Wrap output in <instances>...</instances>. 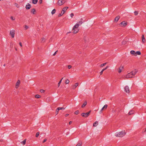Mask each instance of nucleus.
<instances>
[{"mask_svg":"<svg viewBox=\"0 0 146 146\" xmlns=\"http://www.w3.org/2000/svg\"><path fill=\"white\" fill-rule=\"evenodd\" d=\"M121 24L123 25V27H125L127 25V23L125 21H123L121 23Z\"/></svg>","mask_w":146,"mask_h":146,"instance_id":"obj_11","label":"nucleus"},{"mask_svg":"<svg viewBox=\"0 0 146 146\" xmlns=\"http://www.w3.org/2000/svg\"><path fill=\"white\" fill-rule=\"evenodd\" d=\"M46 141V139H45L43 141V143H44Z\"/></svg>","mask_w":146,"mask_h":146,"instance_id":"obj_44","label":"nucleus"},{"mask_svg":"<svg viewBox=\"0 0 146 146\" xmlns=\"http://www.w3.org/2000/svg\"><path fill=\"white\" fill-rule=\"evenodd\" d=\"M31 7V5L29 3H28V4L26 5L25 7L27 9H29Z\"/></svg>","mask_w":146,"mask_h":146,"instance_id":"obj_12","label":"nucleus"},{"mask_svg":"<svg viewBox=\"0 0 146 146\" xmlns=\"http://www.w3.org/2000/svg\"><path fill=\"white\" fill-rule=\"evenodd\" d=\"M105 110L104 109H103V107L102 108V109H101L100 111V112H101L103 110Z\"/></svg>","mask_w":146,"mask_h":146,"instance_id":"obj_46","label":"nucleus"},{"mask_svg":"<svg viewBox=\"0 0 146 146\" xmlns=\"http://www.w3.org/2000/svg\"><path fill=\"white\" fill-rule=\"evenodd\" d=\"M38 0H33V3L34 4H36Z\"/></svg>","mask_w":146,"mask_h":146,"instance_id":"obj_23","label":"nucleus"},{"mask_svg":"<svg viewBox=\"0 0 146 146\" xmlns=\"http://www.w3.org/2000/svg\"><path fill=\"white\" fill-rule=\"evenodd\" d=\"M10 19L12 20L13 21L15 20V17H13V16H11L10 17Z\"/></svg>","mask_w":146,"mask_h":146,"instance_id":"obj_33","label":"nucleus"},{"mask_svg":"<svg viewBox=\"0 0 146 146\" xmlns=\"http://www.w3.org/2000/svg\"><path fill=\"white\" fill-rule=\"evenodd\" d=\"M70 15L71 17L72 18L73 17V16H74V14L72 13H71Z\"/></svg>","mask_w":146,"mask_h":146,"instance_id":"obj_39","label":"nucleus"},{"mask_svg":"<svg viewBox=\"0 0 146 146\" xmlns=\"http://www.w3.org/2000/svg\"><path fill=\"white\" fill-rule=\"evenodd\" d=\"M55 12H56V10L55 9H54L52 10V12H51V13L52 15H53L55 13Z\"/></svg>","mask_w":146,"mask_h":146,"instance_id":"obj_26","label":"nucleus"},{"mask_svg":"<svg viewBox=\"0 0 146 146\" xmlns=\"http://www.w3.org/2000/svg\"><path fill=\"white\" fill-rule=\"evenodd\" d=\"M59 108H58L57 109H56V115H57L58 114V112H59Z\"/></svg>","mask_w":146,"mask_h":146,"instance_id":"obj_22","label":"nucleus"},{"mask_svg":"<svg viewBox=\"0 0 146 146\" xmlns=\"http://www.w3.org/2000/svg\"><path fill=\"white\" fill-rule=\"evenodd\" d=\"M58 52V50H56L54 53V54H53V56H55L57 52Z\"/></svg>","mask_w":146,"mask_h":146,"instance_id":"obj_43","label":"nucleus"},{"mask_svg":"<svg viewBox=\"0 0 146 146\" xmlns=\"http://www.w3.org/2000/svg\"><path fill=\"white\" fill-rule=\"evenodd\" d=\"M88 37H85V38H84V40H86V39H87Z\"/></svg>","mask_w":146,"mask_h":146,"instance_id":"obj_51","label":"nucleus"},{"mask_svg":"<svg viewBox=\"0 0 146 146\" xmlns=\"http://www.w3.org/2000/svg\"><path fill=\"white\" fill-rule=\"evenodd\" d=\"M78 85V83H76L75 84V85L73 86V89L75 88L76 87H77Z\"/></svg>","mask_w":146,"mask_h":146,"instance_id":"obj_25","label":"nucleus"},{"mask_svg":"<svg viewBox=\"0 0 146 146\" xmlns=\"http://www.w3.org/2000/svg\"><path fill=\"white\" fill-rule=\"evenodd\" d=\"M82 145V143L81 142L78 143L76 145V146H81Z\"/></svg>","mask_w":146,"mask_h":146,"instance_id":"obj_31","label":"nucleus"},{"mask_svg":"<svg viewBox=\"0 0 146 146\" xmlns=\"http://www.w3.org/2000/svg\"><path fill=\"white\" fill-rule=\"evenodd\" d=\"M16 7H17V8H19V5L17 4L16 5Z\"/></svg>","mask_w":146,"mask_h":146,"instance_id":"obj_45","label":"nucleus"},{"mask_svg":"<svg viewBox=\"0 0 146 146\" xmlns=\"http://www.w3.org/2000/svg\"><path fill=\"white\" fill-rule=\"evenodd\" d=\"M142 36L143 37V36H144V35H142Z\"/></svg>","mask_w":146,"mask_h":146,"instance_id":"obj_55","label":"nucleus"},{"mask_svg":"<svg viewBox=\"0 0 146 146\" xmlns=\"http://www.w3.org/2000/svg\"><path fill=\"white\" fill-rule=\"evenodd\" d=\"M136 73L135 72L132 71L126 74L125 76V78L127 79L132 78L134 77Z\"/></svg>","mask_w":146,"mask_h":146,"instance_id":"obj_1","label":"nucleus"},{"mask_svg":"<svg viewBox=\"0 0 146 146\" xmlns=\"http://www.w3.org/2000/svg\"><path fill=\"white\" fill-rule=\"evenodd\" d=\"M39 2L40 3H42V0H40L39 1Z\"/></svg>","mask_w":146,"mask_h":146,"instance_id":"obj_50","label":"nucleus"},{"mask_svg":"<svg viewBox=\"0 0 146 146\" xmlns=\"http://www.w3.org/2000/svg\"><path fill=\"white\" fill-rule=\"evenodd\" d=\"M40 96L39 95H36L35 96V98H40Z\"/></svg>","mask_w":146,"mask_h":146,"instance_id":"obj_30","label":"nucleus"},{"mask_svg":"<svg viewBox=\"0 0 146 146\" xmlns=\"http://www.w3.org/2000/svg\"><path fill=\"white\" fill-rule=\"evenodd\" d=\"M82 21H83V19H80V21L78 22V23H77L79 24V25H81L82 24V23H83Z\"/></svg>","mask_w":146,"mask_h":146,"instance_id":"obj_17","label":"nucleus"},{"mask_svg":"<svg viewBox=\"0 0 146 146\" xmlns=\"http://www.w3.org/2000/svg\"><path fill=\"white\" fill-rule=\"evenodd\" d=\"M31 13H32L33 14H35V9H33L31 11Z\"/></svg>","mask_w":146,"mask_h":146,"instance_id":"obj_24","label":"nucleus"},{"mask_svg":"<svg viewBox=\"0 0 146 146\" xmlns=\"http://www.w3.org/2000/svg\"><path fill=\"white\" fill-rule=\"evenodd\" d=\"M58 108L59 109V110H64L65 109V108H64L62 107H58Z\"/></svg>","mask_w":146,"mask_h":146,"instance_id":"obj_35","label":"nucleus"},{"mask_svg":"<svg viewBox=\"0 0 146 146\" xmlns=\"http://www.w3.org/2000/svg\"><path fill=\"white\" fill-rule=\"evenodd\" d=\"M25 29H27L29 28V27L27 25H25Z\"/></svg>","mask_w":146,"mask_h":146,"instance_id":"obj_40","label":"nucleus"},{"mask_svg":"<svg viewBox=\"0 0 146 146\" xmlns=\"http://www.w3.org/2000/svg\"><path fill=\"white\" fill-rule=\"evenodd\" d=\"M134 110H131L128 113V114L129 115H131L134 114Z\"/></svg>","mask_w":146,"mask_h":146,"instance_id":"obj_15","label":"nucleus"},{"mask_svg":"<svg viewBox=\"0 0 146 146\" xmlns=\"http://www.w3.org/2000/svg\"><path fill=\"white\" fill-rule=\"evenodd\" d=\"M130 53L133 56H135L137 55L140 56L141 54V52L140 51H135L134 50H131L130 52Z\"/></svg>","mask_w":146,"mask_h":146,"instance_id":"obj_4","label":"nucleus"},{"mask_svg":"<svg viewBox=\"0 0 146 146\" xmlns=\"http://www.w3.org/2000/svg\"><path fill=\"white\" fill-rule=\"evenodd\" d=\"M10 35L12 36H15V31L12 30L10 31Z\"/></svg>","mask_w":146,"mask_h":146,"instance_id":"obj_10","label":"nucleus"},{"mask_svg":"<svg viewBox=\"0 0 146 146\" xmlns=\"http://www.w3.org/2000/svg\"><path fill=\"white\" fill-rule=\"evenodd\" d=\"M69 80L68 79H66V81H65V83L67 84H68L69 83Z\"/></svg>","mask_w":146,"mask_h":146,"instance_id":"obj_29","label":"nucleus"},{"mask_svg":"<svg viewBox=\"0 0 146 146\" xmlns=\"http://www.w3.org/2000/svg\"><path fill=\"white\" fill-rule=\"evenodd\" d=\"M120 17L119 16H117L116 17H115V19H114V21H116V22L117 21H118V20L120 18Z\"/></svg>","mask_w":146,"mask_h":146,"instance_id":"obj_16","label":"nucleus"},{"mask_svg":"<svg viewBox=\"0 0 146 146\" xmlns=\"http://www.w3.org/2000/svg\"><path fill=\"white\" fill-rule=\"evenodd\" d=\"M142 41L143 43H145L146 41V39L145 37H142Z\"/></svg>","mask_w":146,"mask_h":146,"instance_id":"obj_19","label":"nucleus"},{"mask_svg":"<svg viewBox=\"0 0 146 146\" xmlns=\"http://www.w3.org/2000/svg\"><path fill=\"white\" fill-rule=\"evenodd\" d=\"M20 83V81L19 80H18L16 84V88H17V87L19 86V85Z\"/></svg>","mask_w":146,"mask_h":146,"instance_id":"obj_13","label":"nucleus"},{"mask_svg":"<svg viewBox=\"0 0 146 146\" xmlns=\"http://www.w3.org/2000/svg\"><path fill=\"white\" fill-rule=\"evenodd\" d=\"M68 115H69V114H66L65 115V116H66V117H67V116H68Z\"/></svg>","mask_w":146,"mask_h":146,"instance_id":"obj_49","label":"nucleus"},{"mask_svg":"<svg viewBox=\"0 0 146 146\" xmlns=\"http://www.w3.org/2000/svg\"><path fill=\"white\" fill-rule=\"evenodd\" d=\"M79 113V111L78 110H77L75 112V114L77 115Z\"/></svg>","mask_w":146,"mask_h":146,"instance_id":"obj_38","label":"nucleus"},{"mask_svg":"<svg viewBox=\"0 0 146 146\" xmlns=\"http://www.w3.org/2000/svg\"><path fill=\"white\" fill-rule=\"evenodd\" d=\"M63 78H62L59 81V82L58 83V87H59L60 85V84L62 80L63 79Z\"/></svg>","mask_w":146,"mask_h":146,"instance_id":"obj_27","label":"nucleus"},{"mask_svg":"<svg viewBox=\"0 0 146 146\" xmlns=\"http://www.w3.org/2000/svg\"><path fill=\"white\" fill-rule=\"evenodd\" d=\"M126 134L125 131L124 130H123L117 133L116 134V136L118 137H122L125 135Z\"/></svg>","mask_w":146,"mask_h":146,"instance_id":"obj_2","label":"nucleus"},{"mask_svg":"<svg viewBox=\"0 0 146 146\" xmlns=\"http://www.w3.org/2000/svg\"><path fill=\"white\" fill-rule=\"evenodd\" d=\"M46 38H45L44 37H42L41 38V41L42 42H44L46 41Z\"/></svg>","mask_w":146,"mask_h":146,"instance_id":"obj_21","label":"nucleus"},{"mask_svg":"<svg viewBox=\"0 0 146 146\" xmlns=\"http://www.w3.org/2000/svg\"><path fill=\"white\" fill-rule=\"evenodd\" d=\"M79 26V24L78 23H76L74 25L72 30L73 33L76 34L79 31V29L78 28Z\"/></svg>","mask_w":146,"mask_h":146,"instance_id":"obj_3","label":"nucleus"},{"mask_svg":"<svg viewBox=\"0 0 146 146\" xmlns=\"http://www.w3.org/2000/svg\"><path fill=\"white\" fill-rule=\"evenodd\" d=\"M124 90L126 93L128 94L129 93L130 91L129 87L128 86H125Z\"/></svg>","mask_w":146,"mask_h":146,"instance_id":"obj_6","label":"nucleus"},{"mask_svg":"<svg viewBox=\"0 0 146 146\" xmlns=\"http://www.w3.org/2000/svg\"><path fill=\"white\" fill-rule=\"evenodd\" d=\"M98 124V122L96 121L93 123V127H96Z\"/></svg>","mask_w":146,"mask_h":146,"instance_id":"obj_20","label":"nucleus"},{"mask_svg":"<svg viewBox=\"0 0 146 146\" xmlns=\"http://www.w3.org/2000/svg\"><path fill=\"white\" fill-rule=\"evenodd\" d=\"M68 8V7H66L64 8L62 10V11L61 13L59 14L58 15V17H60L62 16L65 13V11H66V10Z\"/></svg>","mask_w":146,"mask_h":146,"instance_id":"obj_7","label":"nucleus"},{"mask_svg":"<svg viewBox=\"0 0 146 146\" xmlns=\"http://www.w3.org/2000/svg\"><path fill=\"white\" fill-rule=\"evenodd\" d=\"M134 13L135 15H137L138 14V12L137 11H135Z\"/></svg>","mask_w":146,"mask_h":146,"instance_id":"obj_34","label":"nucleus"},{"mask_svg":"<svg viewBox=\"0 0 146 146\" xmlns=\"http://www.w3.org/2000/svg\"><path fill=\"white\" fill-rule=\"evenodd\" d=\"M72 66H71L70 65H69L68 66V68L69 69H70L72 68Z\"/></svg>","mask_w":146,"mask_h":146,"instance_id":"obj_42","label":"nucleus"},{"mask_svg":"<svg viewBox=\"0 0 146 146\" xmlns=\"http://www.w3.org/2000/svg\"><path fill=\"white\" fill-rule=\"evenodd\" d=\"M65 3L64 0H59L57 2V4L59 6H61Z\"/></svg>","mask_w":146,"mask_h":146,"instance_id":"obj_9","label":"nucleus"},{"mask_svg":"<svg viewBox=\"0 0 146 146\" xmlns=\"http://www.w3.org/2000/svg\"><path fill=\"white\" fill-rule=\"evenodd\" d=\"M72 123V121H70L69 122V124L70 125Z\"/></svg>","mask_w":146,"mask_h":146,"instance_id":"obj_48","label":"nucleus"},{"mask_svg":"<svg viewBox=\"0 0 146 146\" xmlns=\"http://www.w3.org/2000/svg\"><path fill=\"white\" fill-rule=\"evenodd\" d=\"M108 66H107L105 68L103 69L100 72V75H101L102 74L103 72L104 71L106 70L108 67Z\"/></svg>","mask_w":146,"mask_h":146,"instance_id":"obj_14","label":"nucleus"},{"mask_svg":"<svg viewBox=\"0 0 146 146\" xmlns=\"http://www.w3.org/2000/svg\"><path fill=\"white\" fill-rule=\"evenodd\" d=\"M15 50H17V48H15Z\"/></svg>","mask_w":146,"mask_h":146,"instance_id":"obj_54","label":"nucleus"},{"mask_svg":"<svg viewBox=\"0 0 146 146\" xmlns=\"http://www.w3.org/2000/svg\"><path fill=\"white\" fill-rule=\"evenodd\" d=\"M40 92L41 93H44V90L42 89H41L40 90Z\"/></svg>","mask_w":146,"mask_h":146,"instance_id":"obj_41","label":"nucleus"},{"mask_svg":"<svg viewBox=\"0 0 146 146\" xmlns=\"http://www.w3.org/2000/svg\"><path fill=\"white\" fill-rule=\"evenodd\" d=\"M39 135V132H38L36 133V137H38Z\"/></svg>","mask_w":146,"mask_h":146,"instance_id":"obj_37","label":"nucleus"},{"mask_svg":"<svg viewBox=\"0 0 146 146\" xmlns=\"http://www.w3.org/2000/svg\"><path fill=\"white\" fill-rule=\"evenodd\" d=\"M124 66L123 65H121L117 69V72L119 74H120L124 71Z\"/></svg>","mask_w":146,"mask_h":146,"instance_id":"obj_5","label":"nucleus"},{"mask_svg":"<svg viewBox=\"0 0 146 146\" xmlns=\"http://www.w3.org/2000/svg\"><path fill=\"white\" fill-rule=\"evenodd\" d=\"M146 131V128L144 129V132H145Z\"/></svg>","mask_w":146,"mask_h":146,"instance_id":"obj_52","label":"nucleus"},{"mask_svg":"<svg viewBox=\"0 0 146 146\" xmlns=\"http://www.w3.org/2000/svg\"><path fill=\"white\" fill-rule=\"evenodd\" d=\"M87 104V102L86 101H85L84 102V104L82 105V108H83Z\"/></svg>","mask_w":146,"mask_h":146,"instance_id":"obj_18","label":"nucleus"},{"mask_svg":"<svg viewBox=\"0 0 146 146\" xmlns=\"http://www.w3.org/2000/svg\"><path fill=\"white\" fill-rule=\"evenodd\" d=\"M21 47L22 46V43L21 42H19V43Z\"/></svg>","mask_w":146,"mask_h":146,"instance_id":"obj_47","label":"nucleus"},{"mask_svg":"<svg viewBox=\"0 0 146 146\" xmlns=\"http://www.w3.org/2000/svg\"><path fill=\"white\" fill-rule=\"evenodd\" d=\"M90 112H91V111H90L88 112L87 113H81V115L83 117H88V116L89 115Z\"/></svg>","mask_w":146,"mask_h":146,"instance_id":"obj_8","label":"nucleus"},{"mask_svg":"<svg viewBox=\"0 0 146 146\" xmlns=\"http://www.w3.org/2000/svg\"><path fill=\"white\" fill-rule=\"evenodd\" d=\"M3 66H5V64H4Z\"/></svg>","mask_w":146,"mask_h":146,"instance_id":"obj_53","label":"nucleus"},{"mask_svg":"<svg viewBox=\"0 0 146 146\" xmlns=\"http://www.w3.org/2000/svg\"><path fill=\"white\" fill-rule=\"evenodd\" d=\"M108 107V105L106 104L105 105L104 107H103V109H104L105 110Z\"/></svg>","mask_w":146,"mask_h":146,"instance_id":"obj_28","label":"nucleus"},{"mask_svg":"<svg viewBox=\"0 0 146 146\" xmlns=\"http://www.w3.org/2000/svg\"><path fill=\"white\" fill-rule=\"evenodd\" d=\"M26 140L25 139L21 142V143L23 144V145H25L26 143Z\"/></svg>","mask_w":146,"mask_h":146,"instance_id":"obj_32","label":"nucleus"},{"mask_svg":"<svg viewBox=\"0 0 146 146\" xmlns=\"http://www.w3.org/2000/svg\"><path fill=\"white\" fill-rule=\"evenodd\" d=\"M106 64V63H105L102 64L100 65V67H103Z\"/></svg>","mask_w":146,"mask_h":146,"instance_id":"obj_36","label":"nucleus"}]
</instances>
